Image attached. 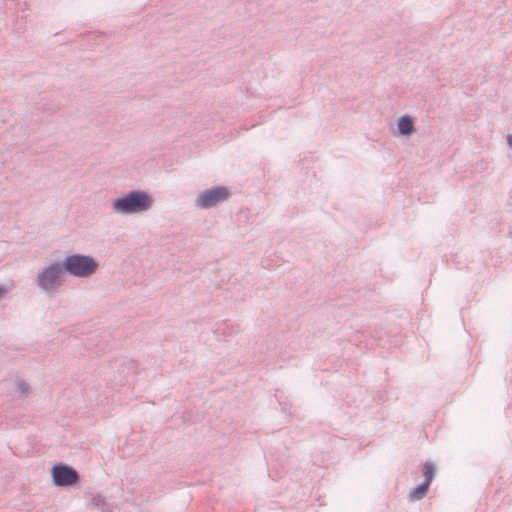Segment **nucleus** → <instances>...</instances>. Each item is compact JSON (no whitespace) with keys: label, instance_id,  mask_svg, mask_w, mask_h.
Returning a JSON list of instances; mask_svg holds the SVG:
<instances>
[{"label":"nucleus","instance_id":"9d476101","mask_svg":"<svg viewBox=\"0 0 512 512\" xmlns=\"http://www.w3.org/2000/svg\"><path fill=\"white\" fill-rule=\"evenodd\" d=\"M29 390V386L28 384L23 381V380H18L16 382V391L20 394V395H25Z\"/></svg>","mask_w":512,"mask_h":512},{"label":"nucleus","instance_id":"20e7f679","mask_svg":"<svg viewBox=\"0 0 512 512\" xmlns=\"http://www.w3.org/2000/svg\"><path fill=\"white\" fill-rule=\"evenodd\" d=\"M230 195L227 187L214 186L200 192L195 199V207L198 209H211L226 201Z\"/></svg>","mask_w":512,"mask_h":512},{"label":"nucleus","instance_id":"f257e3e1","mask_svg":"<svg viewBox=\"0 0 512 512\" xmlns=\"http://www.w3.org/2000/svg\"><path fill=\"white\" fill-rule=\"evenodd\" d=\"M65 274L61 260H55L38 270L34 282L41 293L52 298L62 287Z\"/></svg>","mask_w":512,"mask_h":512},{"label":"nucleus","instance_id":"0eeeda50","mask_svg":"<svg viewBox=\"0 0 512 512\" xmlns=\"http://www.w3.org/2000/svg\"><path fill=\"white\" fill-rule=\"evenodd\" d=\"M398 132L400 135L409 136L414 132L413 119L409 115H403L397 122Z\"/></svg>","mask_w":512,"mask_h":512},{"label":"nucleus","instance_id":"f03ea898","mask_svg":"<svg viewBox=\"0 0 512 512\" xmlns=\"http://www.w3.org/2000/svg\"><path fill=\"white\" fill-rule=\"evenodd\" d=\"M151 196L143 190H131L123 196L112 201V209L115 213L132 215L148 211L152 207Z\"/></svg>","mask_w":512,"mask_h":512},{"label":"nucleus","instance_id":"1a4fd4ad","mask_svg":"<svg viewBox=\"0 0 512 512\" xmlns=\"http://www.w3.org/2000/svg\"><path fill=\"white\" fill-rule=\"evenodd\" d=\"M435 471V466L431 462L427 461L423 466V482H427V484L430 485L434 478Z\"/></svg>","mask_w":512,"mask_h":512},{"label":"nucleus","instance_id":"6e6552de","mask_svg":"<svg viewBox=\"0 0 512 512\" xmlns=\"http://www.w3.org/2000/svg\"><path fill=\"white\" fill-rule=\"evenodd\" d=\"M429 486L427 482H422L421 484L417 485L415 488H413L409 494L408 498L410 501H417L421 500L425 497V495L428 492Z\"/></svg>","mask_w":512,"mask_h":512},{"label":"nucleus","instance_id":"423d86ee","mask_svg":"<svg viewBox=\"0 0 512 512\" xmlns=\"http://www.w3.org/2000/svg\"><path fill=\"white\" fill-rule=\"evenodd\" d=\"M90 504L101 512H113L115 508L114 504L101 493L94 494L90 499Z\"/></svg>","mask_w":512,"mask_h":512},{"label":"nucleus","instance_id":"7ed1b4c3","mask_svg":"<svg viewBox=\"0 0 512 512\" xmlns=\"http://www.w3.org/2000/svg\"><path fill=\"white\" fill-rule=\"evenodd\" d=\"M61 262L65 273L77 278L90 277L99 267L93 256L80 253L67 255Z\"/></svg>","mask_w":512,"mask_h":512},{"label":"nucleus","instance_id":"f8f14e48","mask_svg":"<svg viewBox=\"0 0 512 512\" xmlns=\"http://www.w3.org/2000/svg\"><path fill=\"white\" fill-rule=\"evenodd\" d=\"M128 365H129V369H132V368H134L135 363L133 361H129Z\"/></svg>","mask_w":512,"mask_h":512},{"label":"nucleus","instance_id":"9b49d317","mask_svg":"<svg viewBox=\"0 0 512 512\" xmlns=\"http://www.w3.org/2000/svg\"><path fill=\"white\" fill-rule=\"evenodd\" d=\"M507 142H508V145H509L510 147H512V136H511V135H509V136L507 137Z\"/></svg>","mask_w":512,"mask_h":512},{"label":"nucleus","instance_id":"39448f33","mask_svg":"<svg viewBox=\"0 0 512 512\" xmlns=\"http://www.w3.org/2000/svg\"><path fill=\"white\" fill-rule=\"evenodd\" d=\"M53 482L58 487H69L77 484L80 480L78 472L66 464H56L51 469Z\"/></svg>","mask_w":512,"mask_h":512}]
</instances>
